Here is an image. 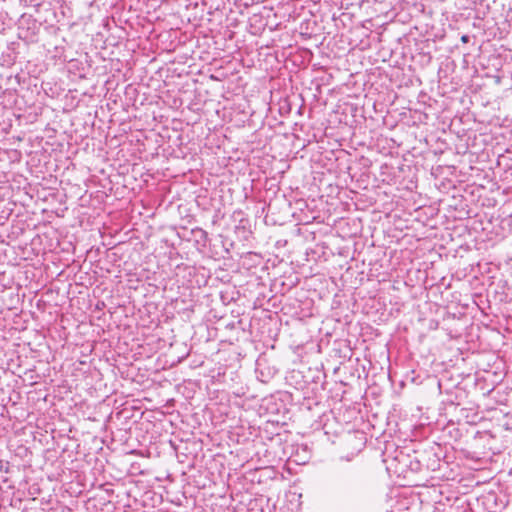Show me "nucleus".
Segmentation results:
<instances>
[{
	"instance_id": "nucleus-1",
	"label": "nucleus",
	"mask_w": 512,
	"mask_h": 512,
	"mask_svg": "<svg viewBox=\"0 0 512 512\" xmlns=\"http://www.w3.org/2000/svg\"><path fill=\"white\" fill-rule=\"evenodd\" d=\"M364 478L357 470H349L343 477V492L346 497L354 501L356 500L363 489Z\"/></svg>"
},
{
	"instance_id": "nucleus-2",
	"label": "nucleus",
	"mask_w": 512,
	"mask_h": 512,
	"mask_svg": "<svg viewBox=\"0 0 512 512\" xmlns=\"http://www.w3.org/2000/svg\"><path fill=\"white\" fill-rule=\"evenodd\" d=\"M461 41H462L463 43H468V42H469V36H468V35H463V36L461 37Z\"/></svg>"
}]
</instances>
